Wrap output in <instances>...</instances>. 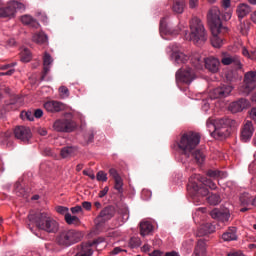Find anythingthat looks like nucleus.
Returning <instances> with one entry per match:
<instances>
[{
    "label": "nucleus",
    "instance_id": "58",
    "mask_svg": "<svg viewBox=\"0 0 256 256\" xmlns=\"http://www.w3.org/2000/svg\"><path fill=\"white\" fill-rule=\"evenodd\" d=\"M13 73H15V69L11 68L10 70H8L6 72H0V77L3 75L11 76V75H13Z\"/></svg>",
    "mask_w": 256,
    "mask_h": 256
},
{
    "label": "nucleus",
    "instance_id": "28",
    "mask_svg": "<svg viewBox=\"0 0 256 256\" xmlns=\"http://www.w3.org/2000/svg\"><path fill=\"white\" fill-rule=\"evenodd\" d=\"M32 41H34V43H37L38 45H45V43L49 41V37H47V35L43 32H38L32 36Z\"/></svg>",
    "mask_w": 256,
    "mask_h": 256
},
{
    "label": "nucleus",
    "instance_id": "47",
    "mask_svg": "<svg viewBox=\"0 0 256 256\" xmlns=\"http://www.w3.org/2000/svg\"><path fill=\"white\" fill-rule=\"evenodd\" d=\"M59 92L61 94V97L66 98L69 97V89L65 86H61L59 88Z\"/></svg>",
    "mask_w": 256,
    "mask_h": 256
},
{
    "label": "nucleus",
    "instance_id": "64",
    "mask_svg": "<svg viewBox=\"0 0 256 256\" xmlns=\"http://www.w3.org/2000/svg\"><path fill=\"white\" fill-rule=\"evenodd\" d=\"M251 21L255 23L256 25V11H254L252 14H251Z\"/></svg>",
    "mask_w": 256,
    "mask_h": 256
},
{
    "label": "nucleus",
    "instance_id": "14",
    "mask_svg": "<svg viewBox=\"0 0 256 256\" xmlns=\"http://www.w3.org/2000/svg\"><path fill=\"white\" fill-rule=\"evenodd\" d=\"M233 91V86L223 84L214 90L210 91L209 97L210 99H225V97H229L231 92Z\"/></svg>",
    "mask_w": 256,
    "mask_h": 256
},
{
    "label": "nucleus",
    "instance_id": "49",
    "mask_svg": "<svg viewBox=\"0 0 256 256\" xmlns=\"http://www.w3.org/2000/svg\"><path fill=\"white\" fill-rule=\"evenodd\" d=\"M83 175H86L87 177H90L92 179V181H94L95 179V173L93 172V170H83Z\"/></svg>",
    "mask_w": 256,
    "mask_h": 256
},
{
    "label": "nucleus",
    "instance_id": "4",
    "mask_svg": "<svg viewBox=\"0 0 256 256\" xmlns=\"http://www.w3.org/2000/svg\"><path fill=\"white\" fill-rule=\"evenodd\" d=\"M237 126H239L237 121L228 118H221L216 120L213 118H208L206 121V127L214 139H225V137L229 135V127Z\"/></svg>",
    "mask_w": 256,
    "mask_h": 256
},
{
    "label": "nucleus",
    "instance_id": "43",
    "mask_svg": "<svg viewBox=\"0 0 256 256\" xmlns=\"http://www.w3.org/2000/svg\"><path fill=\"white\" fill-rule=\"evenodd\" d=\"M126 221H129V213L128 212H124V213L120 214V216L118 218L119 225H123V223H126Z\"/></svg>",
    "mask_w": 256,
    "mask_h": 256
},
{
    "label": "nucleus",
    "instance_id": "51",
    "mask_svg": "<svg viewBox=\"0 0 256 256\" xmlns=\"http://www.w3.org/2000/svg\"><path fill=\"white\" fill-rule=\"evenodd\" d=\"M197 5H199V0H189L190 9H196Z\"/></svg>",
    "mask_w": 256,
    "mask_h": 256
},
{
    "label": "nucleus",
    "instance_id": "39",
    "mask_svg": "<svg viewBox=\"0 0 256 256\" xmlns=\"http://www.w3.org/2000/svg\"><path fill=\"white\" fill-rule=\"evenodd\" d=\"M10 5L12 9L15 10V13H17V11H25V4L23 3L13 1Z\"/></svg>",
    "mask_w": 256,
    "mask_h": 256
},
{
    "label": "nucleus",
    "instance_id": "46",
    "mask_svg": "<svg viewBox=\"0 0 256 256\" xmlns=\"http://www.w3.org/2000/svg\"><path fill=\"white\" fill-rule=\"evenodd\" d=\"M96 179L97 181H102L105 183V181H107V173L104 171H99L96 175Z\"/></svg>",
    "mask_w": 256,
    "mask_h": 256
},
{
    "label": "nucleus",
    "instance_id": "63",
    "mask_svg": "<svg viewBox=\"0 0 256 256\" xmlns=\"http://www.w3.org/2000/svg\"><path fill=\"white\" fill-rule=\"evenodd\" d=\"M250 117L256 121V108H252L250 111Z\"/></svg>",
    "mask_w": 256,
    "mask_h": 256
},
{
    "label": "nucleus",
    "instance_id": "11",
    "mask_svg": "<svg viewBox=\"0 0 256 256\" xmlns=\"http://www.w3.org/2000/svg\"><path fill=\"white\" fill-rule=\"evenodd\" d=\"M199 183L201 182L197 181L193 176L190 177L187 186L190 195H201L202 197L209 195V190L205 187H200Z\"/></svg>",
    "mask_w": 256,
    "mask_h": 256
},
{
    "label": "nucleus",
    "instance_id": "23",
    "mask_svg": "<svg viewBox=\"0 0 256 256\" xmlns=\"http://www.w3.org/2000/svg\"><path fill=\"white\" fill-rule=\"evenodd\" d=\"M192 177L195 178L196 181H198L199 183H203V185H205L206 187H209V189H212V190L217 189V184H215V182H213V180L211 179L202 177L199 174H194Z\"/></svg>",
    "mask_w": 256,
    "mask_h": 256
},
{
    "label": "nucleus",
    "instance_id": "36",
    "mask_svg": "<svg viewBox=\"0 0 256 256\" xmlns=\"http://www.w3.org/2000/svg\"><path fill=\"white\" fill-rule=\"evenodd\" d=\"M208 177H212L213 179H217V177H220V179H225L227 177L226 172H221L218 170H209L207 172Z\"/></svg>",
    "mask_w": 256,
    "mask_h": 256
},
{
    "label": "nucleus",
    "instance_id": "38",
    "mask_svg": "<svg viewBox=\"0 0 256 256\" xmlns=\"http://www.w3.org/2000/svg\"><path fill=\"white\" fill-rule=\"evenodd\" d=\"M207 200L210 205H219L221 203V197L218 194H211Z\"/></svg>",
    "mask_w": 256,
    "mask_h": 256
},
{
    "label": "nucleus",
    "instance_id": "6",
    "mask_svg": "<svg viewBox=\"0 0 256 256\" xmlns=\"http://www.w3.org/2000/svg\"><path fill=\"white\" fill-rule=\"evenodd\" d=\"M190 33L185 32V39L193 41L196 45H201L207 41V32L205 26L199 18H192L190 21Z\"/></svg>",
    "mask_w": 256,
    "mask_h": 256
},
{
    "label": "nucleus",
    "instance_id": "60",
    "mask_svg": "<svg viewBox=\"0 0 256 256\" xmlns=\"http://www.w3.org/2000/svg\"><path fill=\"white\" fill-rule=\"evenodd\" d=\"M164 256H181L177 251L166 252Z\"/></svg>",
    "mask_w": 256,
    "mask_h": 256
},
{
    "label": "nucleus",
    "instance_id": "1",
    "mask_svg": "<svg viewBox=\"0 0 256 256\" xmlns=\"http://www.w3.org/2000/svg\"><path fill=\"white\" fill-rule=\"evenodd\" d=\"M199 143H201V136L194 132H188L182 135L178 147L186 157H193L196 163L201 165L205 162V154L200 150H195Z\"/></svg>",
    "mask_w": 256,
    "mask_h": 256
},
{
    "label": "nucleus",
    "instance_id": "62",
    "mask_svg": "<svg viewBox=\"0 0 256 256\" xmlns=\"http://www.w3.org/2000/svg\"><path fill=\"white\" fill-rule=\"evenodd\" d=\"M38 133L39 135H41L42 137H45V135H47V130L45 128H39L38 129Z\"/></svg>",
    "mask_w": 256,
    "mask_h": 256
},
{
    "label": "nucleus",
    "instance_id": "9",
    "mask_svg": "<svg viewBox=\"0 0 256 256\" xmlns=\"http://www.w3.org/2000/svg\"><path fill=\"white\" fill-rule=\"evenodd\" d=\"M53 129L58 133H71L77 129V124L71 119H59L54 122Z\"/></svg>",
    "mask_w": 256,
    "mask_h": 256
},
{
    "label": "nucleus",
    "instance_id": "10",
    "mask_svg": "<svg viewBox=\"0 0 256 256\" xmlns=\"http://www.w3.org/2000/svg\"><path fill=\"white\" fill-rule=\"evenodd\" d=\"M115 216V209L113 207H106L104 208L98 217L94 220L95 225L97 229H100V227H103L107 221H110V219H113Z\"/></svg>",
    "mask_w": 256,
    "mask_h": 256
},
{
    "label": "nucleus",
    "instance_id": "34",
    "mask_svg": "<svg viewBox=\"0 0 256 256\" xmlns=\"http://www.w3.org/2000/svg\"><path fill=\"white\" fill-rule=\"evenodd\" d=\"M160 33H164V35H177L176 33H173L171 30H169V27L167 26V18L160 20Z\"/></svg>",
    "mask_w": 256,
    "mask_h": 256
},
{
    "label": "nucleus",
    "instance_id": "18",
    "mask_svg": "<svg viewBox=\"0 0 256 256\" xmlns=\"http://www.w3.org/2000/svg\"><path fill=\"white\" fill-rule=\"evenodd\" d=\"M255 132V128L253 127L252 121H246L241 131V139L244 143L247 141H251V137H253V133Z\"/></svg>",
    "mask_w": 256,
    "mask_h": 256
},
{
    "label": "nucleus",
    "instance_id": "42",
    "mask_svg": "<svg viewBox=\"0 0 256 256\" xmlns=\"http://www.w3.org/2000/svg\"><path fill=\"white\" fill-rule=\"evenodd\" d=\"M56 211L57 213H59L60 215H64V218L67 217V215H69V208L65 207V206H57L56 207Z\"/></svg>",
    "mask_w": 256,
    "mask_h": 256
},
{
    "label": "nucleus",
    "instance_id": "50",
    "mask_svg": "<svg viewBox=\"0 0 256 256\" xmlns=\"http://www.w3.org/2000/svg\"><path fill=\"white\" fill-rule=\"evenodd\" d=\"M231 17H233V12L231 10H228L222 15V18L224 19V21H229Z\"/></svg>",
    "mask_w": 256,
    "mask_h": 256
},
{
    "label": "nucleus",
    "instance_id": "19",
    "mask_svg": "<svg viewBox=\"0 0 256 256\" xmlns=\"http://www.w3.org/2000/svg\"><path fill=\"white\" fill-rule=\"evenodd\" d=\"M109 175L114 180V189L118 191V193H123V178H121L117 169L111 168L109 170Z\"/></svg>",
    "mask_w": 256,
    "mask_h": 256
},
{
    "label": "nucleus",
    "instance_id": "7",
    "mask_svg": "<svg viewBox=\"0 0 256 256\" xmlns=\"http://www.w3.org/2000/svg\"><path fill=\"white\" fill-rule=\"evenodd\" d=\"M83 239V233L75 229L62 230L56 237L58 245L62 247H71Z\"/></svg>",
    "mask_w": 256,
    "mask_h": 256
},
{
    "label": "nucleus",
    "instance_id": "26",
    "mask_svg": "<svg viewBox=\"0 0 256 256\" xmlns=\"http://www.w3.org/2000/svg\"><path fill=\"white\" fill-rule=\"evenodd\" d=\"M21 22L23 25H29L30 27H33L34 29H39V22L37 20L33 19L31 15H23L21 17Z\"/></svg>",
    "mask_w": 256,
    "mask_h": 256
},
{
    "label": "nucleus",
    "instance_id": "40",
    "mask_svg": "<svg viewBox=\"0 0 256 256\" xmlns=\"http://www.w3.org/2000/svg\"><path fill=\"white\" fill-rule=\"evenodd\" d=\"M129 245H130V247H132V249L141 247V239L138 237H133L130 239Z\"/></svg>",
    "mask_w": 256,
    "mask_h": 256
},
{
    "label": "nucleus",
    "instance_id": "48",
    "mask_svg": "<svg viewBox=\"0 0 256 256\" xmlns=\"http://www.w3.org/2000/svg\"><path fill=\"white\" fill-rule=\"evenodd\" d=\"M72 215H77V213H83V207L75 206L70 209Z\"/></svg>",
    "mask_w": 256,
    "mask_h": 256
},
{
    "label": "nucleus",
    "instance_id": "3",
    "mask_svg": "<svg viewBox=\"0 0 256 256\" xmlns=\"http://www.w3.org/2000/svg\"><path fill=\"white\" fill-rule=\"evenodd\" d=\"M28 219L30 223H34L35 227H37L39 231H44L45 233L52 234L59 233V221L54 219L49 212L29 214Z\"/></svg>",
    "mask_w": 256,
    "mask_h": 256
},
{
    "label": "nucleus",
    "instance_id": "27",
    "mask_svg": "<svg viewBox=\"0 0 256 256\" xmlns=\"http://www.w3.org/2000/svg\"><path fill=\"white\" fill-rule=\"evenodd\" d=\"M253 201H255V198H253V196H251L249 193H243L240 196V205L242 207L253 206Z\"/></svg>",
    "mask_w": 256,
    "mask_h": 256
},
{
    "label": "nucleus",
    "instance_id": "59",
    "mask_svg": "<svg viewBox=\"0 0 256 256\" xmlns=\"http://www.w3.org/2000/svg\"><path fill=\"white\" fill-rule=\"evenodd\" d=\"M228 256H243V252L241 251H231L228 253Z\"/></svg>",
    "mask_w": 256,
    "mask_h": 256
},
{
    "label": "nucleus",
    "instance_id": "56",
    "mask_svg": "<svg viewBox=\"0 0 256 256\" xmlns=\"http://www.w3.org/2000/svg\"><path fill=\"white\" fill-rule=\"evenodd\" d=\"M122 251H126V250L121 249V247H115L111 252V255H119V253H122Z\"/></svg>",
    "mask_w": 256,
    "mask_h": 256
},
{
    "label": "nucleus",
    "instance_id": "24",
    "mask_svg": "<svg viewBox=\"0 0 256 256\" xmlns=\"http://www.w3.org/2000/svg\"><path fill=\"white\" fill-rule=\"evenodd\" d=\"M236 13L238 15V19H244V17H247L251 13V7L248 4H239Z\"/></svg>",
    "mask_w": 256,
    "mask_h": 256
},
{
    "label": "nucleus",
    "instance_id": "52",
    "mask_svg": "<svg viewBox=\"0 0 256 256\" xmlns=\"http://www.w3.org/2000/svg\"><path fill=\"white\" fill-rule=\"evenodd\" d=\"M142 197L147 201V199H151V191L149 190H143L142 191Z\"/></svg>",
    "mask_w": 256,
    "mask_h": 256
},
{
    "label": "nucleus",
    "instance_id": "21",
    "mask_svg": "<svg viewBox=\"0 0 256 256\" xmlns=\"http://www.w3.org/2000/svg\"><path fill=\"white\" fill-rule=\"evenodd\" d=\"M44 109L49 113H59V111L65 109V105L59 101L52 100L44 103Z\"/></svg>",
    "mask_w": 256,
    "mask_h": 256
},
{
    "label": "nucleus",
    "instance_id": "15",
    "mask_svg": "<svg viewBox=\"0 0 256 256\" xmlns=\"http://www.w3.org/2000/svg\"><path fill=\"white\" fill-rule=\"evenodd\" d=\"M14 137L23 143H29L33 133H31V128L27 126H17L14 129Z\"/></svg>",
    "mask_w": 256,
    "mask_h": 256
},
{
    "label": "nucleus",
    "instance_id": "54",
    "mask_svg": "<svg viewBox=\"0 0 256 256\" xmlns=\"http://www.w3.org/2000/svg\"><path fill=\"white\" fill-rule=\"evenodd\" d=\"M107 193H109V187L106 186V187H104V189L102 191H100L99 197L101 199H103V197H105V195H107Z\"/></svg>",
    "mask_w": 256,
    "mask_h": 256
},
{
    "label": "nucleus",
    "instance_id": "53",
    "mask_svg": "<svg viewBox=\"0 0 256 256\" xmlns=\"http://www.w3.org/2000/svg\"><path fill=\"white\" fill-rule=\"evenodd\" d=\"M34 117H36V119H41V117H43V110L42 109H36L34 112Z\"/></svg>",
    "mask_w": 256,
    "mask_h": 256
},
{
    "label": "nucleus",
    "instance_id": "31",
    "mask_svg": "<svg viewBox=\"0 0 256 256\" xmlns=\"http://www.w3.org/2000/svg\"><path fill=\"white\" fill-rule=\"evenodd\" d=\"M7 17H15V8L11 4L6 8H0V18L6 19Z\"/></svg>",
    "mask_w": 256,
    "mask_h": 256
},
{
    "label": "nucleus",
    "instance_id": "32",
    "mask_svg": "<svg viewBox=\"0 0 256 256\" xmlns=\"http://www.w3.org/2000/svg\"><path fill=\"white\" fill-rule=\"evenodd\" d=\"M64 219L67 225H74V227H79L81 225V219L75 215H71V213L66 214Z\"/></svg>",
    "mask_w": 256,
    "mask_h": 256
},
{
    "label": "nucleus",
    "instance_id": "22",
    "mask_svg": "<svg viewBox=\"0 0 256 256\" xmlns=\"http://www.w3.org/2000/svg\"><path fill=\"white\" fill-rule=\"evenodd\" d=\"M211 233H215V225L211 223L202 224L197 232V237H205V235H211Z\"/></svg>",
    "mask_w": 256,
    "mask_h": 256
},
{
    "label": "nucleus",
    "instance_id": "16",
    "mask_svg": "<svg viewBox=\"0 0 256 256\" xmlns=\"http://www.w3.org/2000/svg\"><path fill=\"white\" fill-rule=\"evenodd\" d=\"M101 243H105V238H98L93 242L83 243L79 252L75 256H91L93 255V247Z\"/></svg>",
    "mask_w": 256,
    "mask_h": 256
},
{
    "label": "nucleus",
    "instance_id": "45",
    "mask_svg": "<svg viewBox=\"0 0 256 256\" xmlns=\"http://www.w3.org/2000/svg\"><path fill=\"white\" fill-rule=\"evenodd\" d=\"M230 218L231 214L229 212H222L218 221H222V223H227Z\"/></svg>",
    "mask_w": 256,
    "mask_h": 256
},
{
    "label": "nucleus",
    "instance_id": "44",
    "mask_svg": "<svg viewBox=\"0 0 256 256\" xmlns=\"http://www.w3.org/2000/svg\"><path fill=\"white\" fill-rule=\"evenodd\" d=\"M223 211L215 208L210 212V216L212 217V219H217V221H219V219L221 218V213Z\"/></svg>",
    "mask_w": 256,
    "mask_h": 256
},
{
    "label": "nucleus",
    "instance_id": "20",
    "mask_svg": "<svg viewBox=\"0 0 256 256\" xmlns=\"http://www.w3.org/2000/svg\"><path fill=\"white\" fill-rule=\"evenodd\" d=\"M249 105L250 103L247 99H240L238 101L232 102L229 105V111H231V113H240V111H243V109H247Z\"/></svg>",
    "mask_w": 256,
    "mask_h": 256
},
{
    "label": "nucleus",
    "instance_id": "57",
    "mask_svg": "<svg viewBox=\"0 0 256 256\" xmlns=\"http://www.w3.org/2000/svg\"><path fill=\"white\" fill-rule=\"evenodd\" d=\"M82 207L83 209H86V211H91V202H87V201L83 202Z\"/></svg>",
    "mask_w": 256,
    "mask_h": 256
},
{
    "label": "nucleus",
    "instance_id": "5",
    "mask_svg": "<svg viewBox=\"0 0 256 256\" xmlns=\"http://www.w3.org/2000/svg\"><path fill=\"white\" fill-rule=\"evenodd\" d=\"M190 61L196 69H203V67H205L210 73H219L220 71L221 61L219 58L213 56L205 58L203 54L194 52L191 55Z\"/></svg>",
    "mask_w": 256,
    "mask_h": 256
},
{
    "label": "nucleus",
    "instance_id": "61",
    "mask_svg": "<svg viewBox=\"0 0 256 256\" xmlns=\"http://www.w3.org/2000/svg\"><path fill=\"white\" fill-rule=\"evenodd\" d=\"M149 256H163V252L160 250H154L152 253L149 254Z\"/></svg>",
    "mask_w": 256,
    "mask_h": 256
},
{
    "label": "nucleus",
    "instance_id": "33",
    "mask_svg": "<svg viewBox=\"0 0 256 256\" xmlns=\"http://www.w3.org/2000/svg\"><path fill=\"white\" fill-rule=\"evenodd\" d=\"M60 155L62 159H69V157H73V155H75V147L68 146L62 148Z\"/></svg>",
    "mask_w": 256,
    "mask_h": 256
},
{
    "label": "nucleus",
    "instance_id": "17",
    "mask_svg": "<svg viewBox=\"0 0 256 256\" xmlns=\"http://www.w3.org/2000/svg\"><path fill=\"white\" fill-rule=\"evenodd\" d=\"M221 63L222 65H235L237 69H241V58H239L237 55H231L229 53L223 52Z\"/></svg>",
    "mask_w": 256,
    "mask_h": 256
},
{
    "label": "nucleus",
    "instance_id": "12",
    "mask_svg": "<svg viewBox=\"0 0 256 256\" xmlns=\"http://www.w3.org/2000/svg\"><path fill=\"white\" fill-rule=\"evenodd\" d=\"M170 51H172L171 54V59L174 63V65H183L185 64L188 60L191 61V56L185 55V53L179 51V46L177 44H174L172 46H169Z\"/></svg>",
    "mask_w": 256,
    "mask_h": 256
},
{
    "label": "nucleus",
    "instance_id": "37",
    "mask_svg": "<svg viewBox=\"0 0 256 256\" xmlns=\"http://www.w3.org/2000/svg\"><path fill=\"white\" fill-rule=\"evenodd\" d=\"M21 61H23V63H29V61H31V51H29V49L24 48L21 51Z\"/></svg>",
    "mask_w": 256,
    "mask_h": 256
},
{
    "label": "nucleus",
    "instance_id": "30",
    "mask_svg": "<svg viewBox=\"0 0 256 256\" xmlns=\"http://www.w3.org/2000/svg\"><path fill=\"white\" fill-rule=\"evenodd\" d=\"M223 241H237V229L230 228L227 232L222 234Z\"/></svg>",
    "mask_w": 256,
    "mask_h": 256
},
{
    "label": "nucleus",
    "instance_id": "8",
    "mask_svg": "<svg viewBox=\"0 0 256 256\" xmlns=\"http://www.w3.org/2000/svg\"><path fill=\"white\" fill-rule=\"evenodd\" d=\"M197 79L195 70L190 67L181 68L176 72V83H185L186 85H191L193 81Z\"/></svg>",
    "mask_w": 256,
    "mask_h": 256
},
{
    "label": "nucleus",
    "instance_id": "41",
    "mask_svg": "<svg viewBox=\"0 0 256 256\" xmlns=\"http://www.w3.org/2000/svg\"><path fill=\"white\" fill-rule=\"evenodd\" d=\"M22 119H27L28 121H33L35 119V113L31 111L22 112L21 113Z\"/></svg>",
    "mask_w": 256,
    "mask_h": 256
},
{
    "label": "nucleus",
    "instance_id": "29",
    "mask_svg": "<svg viewBox=\"0 0 256 256\" xmlns=\"http://www.w3.org/2000/svg\"><path fill=\"white\" fill-rule=\"evenodd\" d=\"M43 65H44V73L47 75L49 71H51V65H53V57L51 54L45 52L43 57Z\"/></svg>",
    "mask_w": 256,
    "mask_h": 256
},
{
    "label": "nucleus",
    "instance_id": "2",
    "mask_svg": "<svg viewBox=\"0 0 256 256\" xmlns=\"http://www.w3.org/2000/svg\"><path fill=\"white\" fill-rule=\"evenodd\" d=\"M208 23L212 31L211 44L216 49L223 47V39L219 37L220 33H227V27L221 23V11L219 7L213 6L208 12Z\"/></svg>",
    "mask_w": 256,
    "mask_h": 256
},
{
    "label": "nucleus",
    "instance_id": "55",
    "mask_svg": "<svg viewBox=\"0 0 256 256\" xmlns=\"http://www.w3.org/2000/svg\"><path fill=\"white\" fill-rule=\"evenodd\" d=\"M222 7L224 9H229L231 7V0H223L222 1Z\"/></svg>",
    "mask_w": 256,
    "mask_h": 256
},
{
    "label": "nucleus",
    "instance_id": "35",
    "mask_svg": "<svg viewBox=\"0 0 256 256\" xmlns=\"http://www.w3.org/2000/svg\"><path fill=\"white\" fill-rule=\"evenodd\" d=\"M172 11L181 15L185 11V2L184 1H175L172 6Z\"/></svg>",
    "mask_w": 256,
    "mask_h": 256
},
{
    "label": "nucleus",
    "instance_id": "13",
    "mask_svg": "<svg viewBox=\"0 0 256 256\" xmlns=\"http://www.w3.org/2000/svg\"><path fill=\"white\" fill-rule=\"evenodd\" d=\"M256 87V71H250L245 74L244 85L241 92L249 95Z\"/></svg>",
    "mask_w": 256,
    "mask_h": 256
},
{
    "label": "nucleus",
    "instance_id": "25",
    "mask_svg": "<svg viewBox=\"0 0 256 256\" xmlns=\"http://www.w3.org/2000/svg\"><path fill=\"white\" fill-rule=\"evenodd\" d=\"M153 231V224L149 221H142L140 223V235L142 237H147Z\"/></svg>",
    "mask_w": 256,
    "mask_h": 256
}]
</instances>
